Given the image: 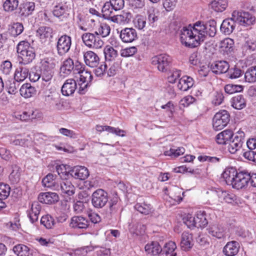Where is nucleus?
<instances>
[{
    "label": "nucleus",
    "instance_id": "nucleus-40",
    "mask_svg": "<svg viewBox=\"0 0 256 256\" xmlns=\"http://www.w3.org/2000/svg\"><path fill=\"white\" fill-rule=\"evenodd\" d=\"M20 92L22 96L29 98L36 94V90L30 84L26 83L21 86Z\"/></svg>",
    "mask_w": 256,
    "mask_h": 256
},
{
    "label": "nucleus",
    "instance_id": "nucleus-62",
    "mask_svg": "<svg viewBox=\"0 0 256 256\" xmlns=\"http://www.w3.org/2000/svg\"><path fill=\"white\" fill-rule=\"evenodd\" d=\"M92 78V76L90 72L87 70L83 71L80 74L78 82L90 83Z\"/></svg>",
    "mask_w": 256,
    "mask_h": 256
},
{
    "label": "nucleus",
    "instance_id": "nucleus-55",
    "mask_svg": "<svg viewBox=\"0 0 256 256\" xmlns=\"http://www.w3.org/2000/svg\"><path fill=\"white\" fill-rule=\"evenodd\" d=\"M184 152L185 149L183 147H178L177 148H170V150L164 152V155L176 158L183 154Z\"/></svg>",
    "mask_w": 256,
    "mask_h": 256
},
{
    "label": "nucleus",
    "instance_id": "nucleus-52",
    "mask_svg": "<svg viewBox=\"0 0 256 256\" xmlns=\"http://www.w3.org/2000/svg\"><path fill=\"white\" fill-rule=\"evenodd\" d=\"M234 44V42L233 40L230 38H226L220 42V47L224 51L230 52L232 50Z\"/></svg>",
    "mask_w": 256,
    "mask_h": 256
},
{
    "label": "nucleus",
    "instance_id": "nucleus-53",
    "mask_svg": "<svg viewBox=\"0 0 256 256\" xmlns=\"http://www.w3.org/2000/svg\"><path fill=\"white\" fill-rule=\"evenodd\" d=\"M15 81V80H14L11 78L6 82V88L8 90V93L10 94H15L18 92V85L16 86Z\"/></svg>",
    "mask_w": 256,
    "mask_h": 256
},
{
    "label": "nucleus",
    "instance_id": "nucleus-12",
    "mask_svg": "<svg viewBox=\"0 0 256 256\" xmlns=\"http://www.w3.org/2000/svg\"><path fill=\"white\" fill-rule=\"evenodd\" d=\"M70 175L74 178L84 180L89 176L88 168L84 166H74L69 171Z\"/></svg>",
    "mask_w": 256,
    "mask_h": 256
},
{
    "label": "nucleus",
    "instance_id": "nucleus-38",
    "mask_svg": "<svg viewBox=\"0 0 256 256\" xmlns=\"http://www.w3.org/2000/svg\"><path fill=\"white\" fill-rule=\"evenodd\" d=\"M145 250L148 254L160 256L162 248L158 242H152L145 246Z\"/></svg>",
    "mask_w": 256,
    "mask_h": 256
},
{
    "label": "nucleus",
    "instance_id": "nucleus-61",
    "mask_svg": "<svg viewBox=\"0 0 256 256\" xmlns=\"http://www.w3.org/2000/svg\"><path fill=\"white\" fill-rule=\"evenodd\" d=\"M180 76V70L172 69L170 70L168 76V80L169 82L174 83Z\"/></svg>",
    "mask_w": 256,
    "mask_h": 256
},
{
    "label": "nucleus",
    "instance_id": "nucleus-3",
    "mask_svg": "<svg viewBox=\"0 0 256 256\" xmlns=\"http://www.w3.org/2000/svg\"><path fill=\"white\" fill-rule=\"evenodd\" d=\"M172 62V58L166 54H160L152 57L151 63L156 66L160 72H165L170 68Z\"/></svg>",
    "mask_w": 256,
    "mask_h": 256
},
{
    "label": "nucleus",
    "instance_id": "nucleus-60",
    "mask_svg": "<svg viewBox=\"0 0 256 256\" xmlns=\"http://www.w3.org/2000/svg\"><path fill=\"white\" fill-rule=\"evenodd\" d=\"M10 188L8 184H0V198L6 199L10 194Z\"/></svg>",
    "mask_w": 256,
    "mask_h": 256
},
{
    "label": "nucleus",
    "instance_id": "nucleus-32",
    "mask_svg": "<svg viewBox=\"0 0 256 256\" xmlns=\"http://www.w3.org/2000/svg\"><path fill=\"white\" fill-rule=\"evenodd\" d=\"M216 194L218 200L221 202H226L232 204L236 200V196L234 194L226 191L218 190L216 191Z\"/></svg>",
    "mask_w": 256,
    "mask_h": 256
},
{
    "label": "nucleus",
    "instance_id": "nucleus-25",
    "mask_svg": "<svg viewBox=\"0 0 256 256\" xmlns=\"http://www.w3.org/2000/svg\"><path fill=\"white\" fill-rule=\"evenodd\" d=\"M229 68V64L224 60L218 61L211 65L212 72L217 74L227 72Z\"/></svg>",
    "mask_w": 256,
    "mask_h": 256
},
{
    "label": "nucleus",
    "instance_id": "nucleus-59",
    "mask_svg": "<svg viewBox=\"0 0 256 256\" xmlns=\"http://www.w3.org/2000/svg\"><path fill=\"white\" fill-rule=\"evenodd\" d=\"M110 32V28L108 25L106 24L102 23L100 25L97 32L98 34L101 35L102 37H106L109 35Z\"/></svg>",
    "mask_w": 256,
    "mask_h": 256
},
{
    "label": "nucleus",
    "instance_id": "nucleus-21",
    "mask_svg": "<svg viewBox=\"0 0 256 256\" xmlns=\"http://www.w3.org/2000/svg\"><path fill=\"white\" fill-rule=\"evenodd\" d=\"M68 7L66 3L61 2L54 6L53 14L55 16L62 20L63 18H66L68 15Z\"/></svg>",
    "mask_w": 256,
    "mask_h": 256
},
{
    "label": "nucleus",
    "instance_id": "nucleus-51",
    "mask_svg": "<svg viewBox=\"0 0 256 256\" xmlns=\"http://www.w3.org/2000/svg\"><path fill=\"white\" fill-rule=\"evenodd\" d=\"M13 250L18 256H28L29 248L24 244H18L14 247Z\"/></svg>",
    "mask_w": 256,
    "mask_h": 256
},
{
    "label": "nucleus",
    "instance_id": "nucleus-48",
    "mask_svg": "<svg viewBox=\"0 0 256 256\" xmlns=\"http://www.w3.org/2000/svg\"><path fill=\"white\" fill-rule=\"evenodd\" d=\"M18 4V0H5L2 6L6 12H12L17 9Z\"/></svg>",
    "mask_w": 256,
    "mask_h": 256
},
{
    "label": "nucleus",
    "instance_id": "nucleus-11",
    "mask_svg": "<svg viewBox=\"0 0 256 256\" xmlns=\"http://www.w3.org/2000/svg\"><path fill=\"white\" fill-rule=\"evenodd\" d=\"M54 68L53 63H50L46 60L42 62L40 72L42 80L48 82L52 80L54 74L52 70Z\"/></svg>",
    "mask_w": 256,
    "mask_h": 256
},
{
    "label": "nucleus",
    "instance_id": "nucleus-1",
    "mask_svg": "<svg viewBox=\"0 0 256 256\" xmlns=\"http://www.w3.org/2000/svg\"><path fill=\"white\" fill-rule=\"evenodd\" d=\"M216 32V22L214 20L204 24L197 22L193 26L190 24L184 27L180 32V40L182 44L189 48L198 46L200 42H203L207 35L213 37Z\"/></svg>",
    "mask_w": 256,
    "mask_h": 256
},
{
    "label": "nucleus",
    "instance_id": "nucleus-20",
    "mask_svg": "<svg viewBox=\"0 0 256 256\" xmlns=\"http://www.w3.org/2000/svg\"><path fill=\"white\" fill-rule=\"evenodd\" d=\"M180 244L182 250L186 251L190 250L194 244L192 234L186 232H183Z\"/></svg>",
    "mask_w": 256,
    "mask_h": 256
},
{
    "label": "nucleus",
    "instance_id": "nucleus-31",
    "mask_svg": "<svg viewBox=\"0 0 256 256\" xmlns=\"http://www.w3.org/2000/svg\"><path fill=\"white\" fill-rule=\"evenodd\" d=\"M40 210L41 206L38 202H34L32 203L31 209L28 214V217L32 223L38 220Z\"/></svg>",
    "mask_w": 256,
    "mask_h": 256
},
{
    "label": "nucleus",
    "instance_id": "nucleus-41",
    "mask_svg": "<svg viewBox=\"0 0 256 256\" xmlns=\"http://www.w3.org/2000/svg\"><path fill=\"white\" fill-rule=\"evenodd\" d=\"M196 227L204 228L207 225L208 222L206 218V214L204 211L200 210L194 216Z\"/></svg>",
    "mask_w": 256,
    "mask_h": 256
},
{
    "label": "nucleus",
    "instance_id": "nucleus-9",
    "mask_svg": "<svg viewBox=\"0 0 256 256\" xmlns=\"http://www.w3.org/2000/svg\"><path fill=\"white\" fill-rule=\"evenodd\" d=\"M244 133L242 131L238 132L232 140H230L228 147V150L232 154H234L240 150L244 143Z\"/></svg>",
    "mask_w": 256,
    "mask_h": 256
},
{
    "label": "nucleus",
    "instance_id": "nucleus-22",
    "mask_svg": "<svg viewBox=\"0 0 256 256\" xmlns=\"http://www.w3.org/2000/svg\"><path fill=\"white\" fill-rule=\"evenodd\" d=\"M242 34L244 38L243 50L248 52L254 51L256 49V40L245 32Z\"/></svg>",
    "mask_w": 256,
    "mask_h": 256
},
{
    "label": "nucleus",
    "instance_id": "nucleus-46",
    "mask_svg": "<svg viewBox=\"0 0 256 256\" xmlns=\"http://www.w3.org/2000/svg\"><path fill=\"white\" fill-rule=\"evenodd\" d=\"M12 171L9 176V180L12 184H17L20 180V168L16 165L12 166Z\"/></svg>",
    "mask_w": 256,
    "mask_h": 256
},
{
    "label": "nucleus",
    "instance_id": "nucleus-56",
    "mask_svg": "<svg viewBox=\"0 0 256 256\" xmlns=\"http://www.w3.org/2000/svg\"><path fill=\"white\" fill-rule=\"evenodd\" d=\"M243 87L240 85L228 84L224 86V91L228 94H232L235 92L242 91Z\"/></svg>",
    "mask_w": 256,
    "mask_h": 256
},
{
    "label": "nucleus",
    "instance_id": "nucleus-13",
    "mask_svg": "<svg viewBox=\"0 0 256 256\" xmlns=\"http://www.w3.org/2000/svg\"><path fill=\"white\" fill-rule=\"evenodd\" d=\"M120 36L122 40L126 43L132 42L138 38L136 30L132 28L122 30Z\"/></svg>",
    "mask_w": 256,
    "mask_h": 256
},
{
    "label": "nucleus",
    "instance_id": "nucleus-28",
    "mask_svg": "<svg viewBox=\"0 0 256 256\" xmlns=\"http://www.w3.org/2000/svg\"><path fill=\"white\" fill-rule=\"evenodd\" d=\"M109 204V208L106 213V217L108 218H111L116 216L120 209V205L118 203L117 198H114L110 200Z\"/></svg>",
    "mask_w": 256,
    "mask_h": 256
},
{
    "label": "nucleus",
    "instance_id": "nucleus-30",
    "mask_svg": "<svg viewBox=\"0 0 256 256\" xmlns=\"http://www.w3.org/2000/svg\"><path fill=\"white\" fill-rule=\"evenodd\" d=\"M238 171L232 167L226 168L222 174L228 185L232 186Z\"/></svg>",
    "mask_w": 256,
    "mask_h": 256
},
{
    "label": "nucleus",
    "instance_id": "nucleus-5",
    "mask_svg": "<svg viewBox=\"0 0 256 256\" xmlns=\"http://www.w3.org/2000/svg\"><path fill=\"white\" fill-rule=\"evenodd\" d=\"M230 122V114L228 111L222 110L216 112L212 120V126L216 130L224 128Z\"/></svg>",
    "mask_w": 256,
    "mask_h": 256
},
{
    "label": "nucleus",
    "instance_id": "nucleus-29",
    "mask_svg": "<svg viewBox=\"0 0 256 256\" xmlns=\"http://www.w3.org/2000/svg\"><path fill=\"white\" fill-rule=\"evenodd\" d=\"M62 192L67 194L68 196H72L74 194L75 187L72 184L71 182L66 178L62 179L59 186Z\"/></svg>",
    "mask_w": 256,
    "mask_h": 256
},
{
    "label": "nucleus",
    "instance_id": "nucleus-7",
    "mask_svg": "<svg viewBox=\"0 0 256 256\" xmlns=\"http://www.w3.org/2000/svg\"><path fill=\"white\" fill-rule=\"evenodd\" d=\"M108 194L102 189L94 191L92 196V203L96 208H103L108 202Z\"/></svg>",
    "mask_w": 256,
    "mask_h": 256
},
{
    "label": "nucleus",
    "instance_id": "nucleus-14",
    "mask_svg": "<svg viewBox=\"0 0 256 256\" xmlns=\"http://www.w3.org/2000/svg\"><path fill=\"white\" fill-rule=\"evenodd\" d=\"M132 18V14L130 12L122 11L119 14L110 17L108 20L120 24H126L130 21Z\"/></svg>",
    "mask_w": 256,
    "mask_h": 256
},
{
    "label": "nucleus",
    "instance_id": "nucleus-42",
    "mask_svg": "<svg viewBox=\"0 0 256 256\" xmlns=\"http://www.w3.org/2000/svg\"><path fill=\"white\" fill-rule=\"evenodd\" d=\"M228 0H214L210 3L211 8L217 12L224 11L228 6Z\"/></svg>",
    "mask_w": 256,
    "mask_h": 256
},
{
    "label": "nucleus",
    "instance_id": "nucleus-39",
    "mask_svg": "<svg viewBox=\"0 0 256 256\" xmlns=\"http://www.w3.org/2000/svg\"><path fill=\"white\" fill-rule=\"evenodd\" d=\"M35 9V4L33 2L24 3L20 8V14L22 16L26 17L31 15Z\"/></svg>",
    "mask_w": 256,
    "mask_h": 256
},
{
    "label": "nucleus",
    "instance_id": "nucleus-18",
    "mask_svg": "<svg viewBox=\"0 0 256 256\" xmlns=\"http://www.w3.org/2000/svg\"><path fill=\"white\" fill-rule=\"evenodd\" d=\"M38 199L42 203L52 204L58 201L59 196L56 192H43L39 194Z\"/></svg>",
    "mask_w": 256,
    "mask_h": 256
},
{
    "label": "nucleus",
    "instance_id": "nucleus-58",
    "mask_svg": "<svg viewBox=\"0 0 256 256\" xmlns=\"http://www.w3.org/2000/svg\"><path fill=\"white\" fill-rule=\"evenodd\" d=\"M114 8H112V4L110 0L104 3L102 8V12L106 18L108 20V18L112 16L111 14Z\"/></svg>",
    "mask_w": 256,
    "mask_h": 256
},
{
    "label": "nucleus",
    "instance_id": "nucleus-63",
    "mask_svg": "<svg viewBox=\"0 0 256 256\" xmlns=\"http://www.w3.org/2000/svg\"><path fill=\"white\" fill-rule=\"evenodd\" d=\"M56 172L62 179L66 178L70 175L69 172L66 170V166L64 164L56 166Z\"/></svg>",
    "mask_w": 256,
    "mask_h": 256
},
{
    "label": "nucleus",
    "instance_id": "nucleus-23",
    "mask_svg": "<svg viewBox=\"0 0 256 256\" xmlns=\"http://www.w3.org/2000/svg\"><path fill=\"white\" fill-rule=\"evenodd\" d=\"M240 245L236 241L228 242L223 249V252L226 256H234L239 251Z\"/></svg>",
    "mask_w": 256,
    "mask_h": 256
},
{
    "label": "nucleus",
    "instance_id": "nucleus-2",
    "mask_svg": "<svg viewBox=\"0 0 256 256\" xmlns=\"http://www.w3.org/2000/svg\"><path fill=\"white\" fill-rule=\"evenodd\" d=\"M17 52L18 54L19 64H28L34 59L35 51L33 47L27 41H21L17 46Z\"/></svg>",
    "mask_w": 256,
    "mask_h": 256
},
{
    "label": "nucleus",
    "instance_id": "nucleus-37",
    "mask_svg": "<svg viewBox=\"0 0 256 256\" xmlns=\"http://www.w3.org/2000/svg\"><path fill=\"white\" fill-rule=\"evenodd\" d=\"M176 248V244L174 242H169L165 244L161 252L160 256H176L175 250Z\"/></svg>",
    "mask_w": 256,
    "mask_h": 256
},
{
    "label": "nucleus",
    "instance_id": "nucleus-36",
    "mask_svg": "<svg viewBox=\"0 0 256 256\" xmlns=\"http://www.w3.org/2000/svg\"><path fill=\"white\" fill-rule=\"evenodd\" d=\"M29 69L26 66H19L16 70L14 78L16 81L22 82L28 76Z\"/></svg>",
    "mask_w": 256,
    "mask_h": 256
},
{
    "label": "nucleus",
    "instance_id": "nucleus-49",
    "mask_svg": "<svg viewBox=\"0 0 256 256\" xmlns=\"http://www.w3.org/2000/svg\"><path fill=\"white\" fill-rule=\"evenodd\" d=\"M104 52L106 59L110 61L114 60L118 55L117 50L110 46H107L104 48Z\"/></svg>",
    "mask_w": 256,
    "mask_h": 256
},
{
    "label": "nucleus",
    "instance_id": "nucleus-43",
    "mask_svg": "<svg viewBox=\"0 0 256 256\" xmlns=\"http://www.w3.org/2000/svg\"><path fill=\"white\" fill-rule=\"evenodd\" d=\"M232 106L237 110H241L246 106V100L242 95H238L234 97L231 100Z\"/></svg>",
    "mask_w": 256,
    "mask_h": 256
},
{
    "label": "nucleus",
    "instance_id": "nucleus-33",
    "mask_svg": "<svg viewBox=\"0 0 256 256\" xmlns=\"http://www.w3.org/2000/svg\"><path fill=\"white\" fill-rule=\"evenodd\" d=\"M53 30L49 26H42L36 30V36L42 40L50 38L52 37Z\"/></svg>",
    "mask_w": 256,
    "mask_h": 256
},
{
    "label": "nucleus",
    "instance_id": "nucleus-17",
    "mask_svg": "<svg viewBox=\"0 0 256 256\" xmlns=\"http://www.w3.org/2000/svg\"><path fill=\"white\" fill-rule=\"evenodd\" d=\"M89 224V221L86 218L80 216H74L71 218L70 226L74 228L86 229Z\"/></svg>",
    "mask_w": 256,
    "mask_h": 256
},
{
    "label": "nucleus",
    "instance_id": "nucleus-50",
    "mask_svg": "<svg viewBox=\"0 0 256 256\" xmlns=\"http://www.w3.org/2000/svg\"><path fill=\"white\" fill-rule=\"evenodd\" d=\"M246 82H256V66L249 68L244 74Z\"/></svg>",
    "mask_w": 256,
    "mask_h": 256
},
{
    "label": "nucleus",
    "instance_id": "nucleus-26",
    "mask_svg": "<svg viewBox=\"0 0 256 256\" xmlns=\"http://www.w3.org/2000/svg\"><path fill=\"white\" fill-rule=\"evenodd\" d=\"M234 136L231 130H226L220 132L216 136V141L218 144H226L230 142Z\"/></svg>",
    "mask_w": 256,
    "mask_h": 256
},
{
    "label": "nucleus",
    "instance_id": "nucleus-54",
    "mask_svg": "<svg viewBox=\"0 0 256 256\" xmlns=\"http://www.w3.org/2000/svg\"><path fill=\"white\" fill-rule=\"evenodd\" d=\"M134 26L138 30H142L146 26V18L142 15H137L134 20Z\"/></svg>",
    "mask_w": 256,
    "mask_h": 256
},
{
    "label": "nucleus",
    "instance_id": "nucleus-34",
    "mask_svg": "<svg viewBox=\"0 0 256 256\" xmlns=\"http://www.w3.org/2000/svg\"><path fill=\"white\" fill-rule=\"evenodd\" d=\"M194 81L192 78L184 76L179 80L178 88L182 91H186L194 85Z\"/></svg>",
    "mask_w": 256,
    "mask_h": 256
},
{
    "label": "nucleus",
    "instance_id": "nucleus-24",
    "mask_svg": "<svg viewBox=\"0 0 256 256\" xmlns=\"http://www.w3.org/2000/svg\"><path fill=\"white\" fill-rule=\"evenodd\" d=\"M74 69V62L70 58L66 59L60 68L61 76L65 77L69 75Z\"/></svg>",
    "mask_w": 256,
    "mask_h": 256
},
{
    "label": "nucleus",
    "instance_id": "nucleus-64",
    "mask_svg": "<svg viewBox=\"0 0 256 256\" xmlns=\"http://www.w3.org/2000/svg\"><path fill=\"white\" fill-rule=\"evenodd\" d=\"M136 52V48L135 46H132L122 50L120 55L122 57H128L134 55Z\"/></svg>",
    "mask_w": 256,
    "mask_h": 256
},
{
    "label": "nucleus",
    "instance_id": "nucleus-6",
    "mask_svg": "<svg viewBox=\"0 0 256 256\" xmlns=\"http://www.w3.org/2000/svg\"><path fill=\"white\" fill-rule=\"evenodd\" d=\"M233 20L242 26H250L255 22V18L248 12L234 10L232 12Z\"/></svg>",
    "mask_w": 256,
    "mask_h": 256
},
{
    "label": "nucleus",
    "instance_id": "nucleus-44",
    "mask_svg": "<svg viewBox=\"0 0 256 256\" xmlns=\"http://www.w3.org/2000/svg\"><path fill=\"white\" fill-rule=\"evenodd\" d=\"M24 31V26L22 23L16 22L8 26V32L12 36L16 37Z\"/></svg>",
    "mask_w": 256,
    "mask_h": 256
},
{
    "label": "nucleus",
    "instance_id": "nucleus-8",
    "mask_svg": "<svg viewBox=\"0 0 256 256\" xmlns=\"http://www.w3.org/2000/svg\"><path fill=\"white\" fill-rule=\"evenodd\" d=\"M72 46V38L70 36L64 34L60 36L56 42L57 54L60 56H63L68 53Z\"/></svg>",
    "mask_w": 256,
    "mask_h": 256
},
{
    "label": "nucleus",
    "instance_id": "nucleus-10",
    "mask_svg": "<svg viewBox=\"0 0 256 256\" xmlns=\"http://www.w3.org/2000/svg\"><path fill=\"white\" fill-rule=\"evenodd\" d=\"M250 172L246 170H239L232 184V186L238 190L247 186L250 182Z\"/></svg>",
    "mask_w": 256,
    "mask_h": 256
},
{
    "label": "nucleus",
    "instance_id": "nucleus-27",
    "mask_svg": "<svg viewBox=\"0 0 256 256\" xmlns=\"http://www.w3.org/2000/svg\"><path fill=\"white\" fill-rule=\"evenodd\" d=\"M235 22L232 16L230 18L224 20L220 26V31L225 34H230L235 28Z\"/></svg>",
    "mask_w": 256,
    "mask_h": 256
},
{
    "label": "nucleus",
    "instance_id": "nucleus-4",
    "mask_svg": "<svg viewBox=\"0 0 256 256\" xmlns=\"http://www.w3.org/2000/svg\"><path fill=\"white\" fill-rule=\"evenodd\" d=\"M82 38L85 45L90 48H100L104 45L103 41L96 32L84 33L82 36Z\"/></svg>",
    "mask_w": 256,
    "mask_h": 256
},
{
    "label": "nucleus",
    "instance_id": "nucleus-15",
    "mask_svg": "<svg viewBox=\"0 0 256 256\" xmlns=\"http://www.w3.org/2000/svg\"><path fill=\"white\" fill-rule=\"evenodd\" d=\"M84 59L85 64L91 68L96 67L99 64V57L96 54L91 50L84 52Z\"/></svg>",
    "mask_w": 256,
    "mask_h": 256
},
{
    "label": "nucleus",
    "instance_id": "nucleus-16",
    "mask_svg": "<svg viewBox=\"0 0 256 256\" xmlns=\"http://www.w3.org/2000/svg\"><path fill=\"white\" fill-rule=\"evenodd\" d=\"M77 88L76 80L72 78L67 80L62 85L61 89L62 93L64 96H70L72 95Z\"/></svg>",
    "mask_w": 256,
    "mask_h": 256
},
{
    "label": "nucleus",
    "instance_id": "nucleus-47",
    "mask_svg": "<svg viewBox=\"0 0 256 256\" xmlns=\"http://www.w3.org/2000/svg\"><path fill=\"white\" fill-rule=\"evenodd\" d=\"M135 209L144 214H148L152 211V208L150 204L145 202L137 203L134 206Z\"/></svg>",
    "mask_w": 256,
    "mask_h": 256
},
{
    "label": "nucleus",
    "instance_id": "nucleus-35",
    "mask_svg": "<svg viewBox=\"0 0 256 256\" xmlns=\"http://www.w3.org/2000/svg\"><path fill=\"white\" fill-rule=\"evenodd\" d=\"M56 176L52 174H48L42 180V185L44 187L59 190V185L56 184Z\"/></svg>",
    "mask_w": 256,
    "mask_h": 256
},
{
    "label": "nucleus",
    "instance_id": "nucleus-19",
    "mask_svg": "<svg viewBox=\"0 0 256 256\" xmlns=\"http://www.w3.org/2000/svg\"><path fill=\"white\" fill-rule=\"evenodd\" d=\"M209 234L213 237L220 239L224 236L225 230L224 228L218 224H213L209 226L207 229Z\"/></svg>",
    "mask_w": 256,
    "mask_h": 256
},
{
    "label": "nucleus",
    "instance_id": "nucleus-45",
    "mask_svg": "<svg viewBox=\"0 0 256 256\" xmlns=\"http://www.w3.org/2000/svg\"><path fill=\"white\" fill-rule=\"evenodd\" d=\"M29 136L26 138H22L20 136H17L16 139L12 142V144L14 146H20L24 147H28L32 145V140L29 138Z\"/></svg>",
    "mask_w": 256,
    "mask_h": 256
},
{
    "label": "nucleus",
    "instance_id": "nucleus-57",
    "mask_svg": "<svg viewBox=\"0 0 256 256\" xmlns=\"http://www.w3.org/2000/svg\"><path fill=\"white\" fill-rule=\"evenodd\" d=\"M40 223L46 228H52L54 226V218L50 215L47 214L42 217Z\"/></svg>",
    "mask_w": 256,
    "mask_h": 256
}]
</instances>
